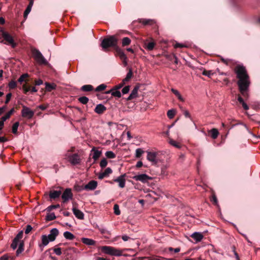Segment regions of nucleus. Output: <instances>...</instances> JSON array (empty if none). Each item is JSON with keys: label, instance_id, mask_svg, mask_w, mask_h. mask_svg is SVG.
I'll return each mask as SVG.
<instances>
[{"label": "nucleus", "instance_id": "f8f14e48", "mask_svg": "<svg viewBox=\"0 0 260 260\" xmlns=\"http://www.w3.org/2000/svg\"><path fill=\"white\" fill-rule=\"evenodd\" d=\"M59 234V231L56 228H53L51 230L50 232V234L47 235V236L48 237V238L50 239V241L53 242L54 241L56 237L58 236Z\"/></svg>", "mask_w": 260, "mask_h": 260}, {"label": "nucleus", "instance_id": "dca6fc26", "mask_svg": "<svg viewBox=\"0 0 260 260\" xmlns=\"http://www.w3.org/2000/svg\"><path fill=\"white\" fill-rule=\"evenodd\" d=\"M106 110V107L101 104L97 105L94 109L95 112L99 114L103 113Z\"/></svg>", "mask_w": 260, "mask_h": 260}, {"label": "nucleus", "instance_id": "412c9836", "mask_svg": "<svg viewBox=\"0 0 260 260\" xmlns=\"http://www.w3.org/2000/svg\"><path fill=\"white\" fill-rule=\"evenodd\" d=\"M91 151L93 152L92 158L94 160H96L102 154L101 151L95 149V148H93Z\"/></svg>", "mask_w": 260, "mask_h": 260}, {"label": "nucleus", "instance_id": "09e8293b", "mask_svg": "<svg viewBox=\"0 0 260 260\" xmlns=\"http://www.w3.org/2000/svg\"><path fill=\"white\" fill-rule=\"evenodd\" d=\"M22 89L23 92L25 94H27L28 92L30 91V87L26 86V84H24L22 86Z\"/></svg>", "mask_w": 260, "mask_h": 260}, {"label": "nucleus", "instance_id": "de8ad7c7", "mask_svg": "<svg viewBox=\"0 0 260 260\" xmlns=\"http://www.w3.org/2000/svg\"><path fill=\"white\" fill-rule=\"evenodd\" d=\"M31 8L28 7V6L27 7L26 9H25V10L24 12V15H23V16H24V18H25V19H26L27 18L28 14L31 11Z\"/></svg>", "mask_w": 260, "mask_h": 260}, {"label": "nucleus", "instance_id": "bf43d9fd", "mask_svg": "<svg viewBox=\"0 0 260 260\" xmlns=\"http://www.w3.org/2000/svg\"><path fill=\"white\" fill-rule=\"evenodd\" d=\"M54 253L57 255H60L61 254V250L60 248H56L53 249Z\"/></svg>", "mask_w": 260, "mask_h": 260}, {"label": "nucleus", "instance_id": "bb28decb", "mask_svg": "<svg viewBox=\"0 0 260 260\" xmlns=\"http://www.w3.org/2000/svg\"><path fill=\"white\" fill-rule=\"evenodd\" d=\"M29 76L28 74L27 73L23 74L21 75L19 79H18V82L21 83L23 81L27 82V80H25L26 78H28Z\"/></svg>", "mask_w": 260, "mask_h": 260}, {"label": "nucleus", "instance_id": "4d7b16f0", "mask_svg": "<svg viewBox=\"0 0 260 260\" xmlns=\"http://www.w3.org/2000/svg\"><path fill=\"white\" fill-rule=\"evenodd\" d=\"M59 206H60L59 204H57V205H51V206L48 207L47 209L48 211H50L53 209H56V208H59Z\"/></svg>", "mask_w": 260, "mask_h": 260}, {"label": "nucleus", "instance_id": "6e6d98bb", "mask_svg": "<svg viewBox=\"0 0 260 260\" xmlns=\"http://www.w3.org/2000/svg\"><path fill=\"white\" fill-rule=\"evenodd\" d=\"M23 236V231H20L16 236L14 238V239H16V240L19 241L20 239H21L22 238Z\"/></svg>", "mask_w": 260, "mask_h": 260}, {"label": "nucleus", "instance_id": "7c9ffc66", "mask_svg": "<svg viewBox=\"0 0 260 260\" xmlns=\"http://www.w3.org/2000/svg\"><path fill=\"white\" fill-rule=\"evenodd\" d=\"M133 76V72L132 69H129L128 72L127 73L126 77L123 79L122 80L123 81V82H126L128 81Z\"/></svg>", "mask_w": 260, "mask_h": 260}, {"label": "nucleus", "instance_id": "680f3d73", "mask_svg": "<svg viewBox=\"0 0 260 260\" xmlns=\"http://www.w3.org/2000/svg\"><path fill=\"white\" fill-rule=\"evenodd\" d=\"M183 114H184V116H185V117L189 118L190 119V120L191 121H192L191 116H190L189 112L187 110H184Z\"/></svg>", "mask_w": 260, "mask_h": 260}, {"label": "nucleus", "instance_id": "473e14b6", "mask_svg": "<svg viewBox=\"0 0 260 260\" xmlns=\"http://www.w3.org/2000/svg\"><path fill=\"white\" fill-rule=\"evenodd\" d=\"M78 101L82 104H86L88 101L89 99L86 96H81L78 99Z\"/></svg>", "mask_w": 260, "mask_h": 260}, {"label": "nucleus", "instance_id": "79ce46f5", "mask_svg": "<svg viewBox=\"0 0 260 260\" xmlns=\"http://www.w3.org/2000/svg\"><path fill=\"white\" fill-rule=\"evenodd\" d=\"M113 209H114V212L115 214H116V215H119L120 214V211L119 210V207L118 205L115 204L114 205Z\"/></svg>", "mask_w": 260, "mask_h": 260}, {"label": "nucleus", "instance_id": "7ed1b4c3", "mask_svg": "<svg viewBox=\"0 0 260 260\" xmlns=\"http://www.w3.org/2000/svg\"><path fill=\"white\" fill-rule=\"evenodd\" d=\"M33 57L37 63L39 64H47L48 61L43 56L41 52L37 49L34 48L31 50Z\"/></svg>", "mask_w": 260, "mask_h": 260}, {"label": "nucleus", "instance_id": "72a5a7b5", "mask_svg": "<svg viewBox=\"0 0 260 260\" xmlns=\"http://www.w3.org/2000/svg\"><path fill=\"white\" fill-rule=\"evenodd\" d=\"M56 218V216L54 213H50L47 215L46 219L47 221H51Z\"/></svg>", "mask_w": 260, "mask_h": 260}, {"label": "nucleus", "instance_id": "a211bd4d", "mask_svg": "<svg viewBox=\"0 0 260 260\" xmlns=\"http://www.w3.org/2000/svg\"><path fill=\"white\" fill-rule=\"evenodd\" d=\"M191 237L198 242H200L203 239V236L201 233L194 232L191 235Z\"/></svg>", "mask_w": 260, "mask_h": 260}, {"label": "nucleus", "instance_id": "49530a36", "mask_svg": "<svg viewBox=\"0 0 260 260\" xmlns=\"http://www.w3.org/2000/svg\"><path fill=\"white\" fill-rule=\"evenodd\" d=\"M202 74L208 77H211V76L213 75V73L212 72V71L204 70Z\"/></svg>", "mask_w": 260, "mask_h": 260}, {"label": "nucleus", "instance_id": "2f4dec72", "mask_svg": "<svg viewBox=\"0 0 260 260\" xmlns=\"http://www.w3.org/2000/svg\"><path fill=\"white\" fill-rule=\"evenodd\" d=\"M131 42V39L128 37H124L122 40V45L123 46H125L130 44Z\"/></svg>", "mask_w": 260, "mask_h": 260}, {"label": "nucleus", "instance_id": "ddd939ff", "mask_svg": "<svg viewBox=\"0 0 260 260\" xmlns=\"http://www.w3.org/2000/svg\"><path fill=\"white\" fill-rule=\"evenodd\" d=\"M98 183L96 181L91 180L85 185L84 188L86 190H92L97 187Z\"/></svg>", "mask_w": 260, "mask_h": 260}, {"label": "nucleus", "instance_id": "aec40b11", "mask_svg": "<svg viewBox=\"0 0 260 260\" xmlns=\"http://www.w3.org/2000/svg\"><path fill=\"white\" fill-rule=\"evenodd\" d=\"M61 192L60 190H53L51 191L49 193V197L52 199H55L58 198L61 194Z\"/></svg>", "mask_w": 260, "mask_h": 260}, {"label": "nucleus", "instance_id": "69168bd1", "mask_svg": "<svg viewBox=\"0 0 260 260\" xmlns=\"http://www.w3.org/2000/svg\"><path fill=\"white\" fill-rule=\"evenodd\" d=\"M211 201L215 205H217V199L215 195H213Z\"/></svg>", "mask_w": 260, "mask_h": 260}, {"label": "nucleus", "instance_id": "37998d69", "mask_svg": "<svg viewBox=\"0 0 260 260\" xmlns=\"http://www.w3.org/2000/svg\"><path fill=\"white\" fill-rule=\"evenodd\" d=\"M106 88V85L104 84H102L97 86L95 89V91H101L104 90Z\"/></svg>", "mask_w": 260, "mask_h": 260}, {"label": "nucleus", "instance_id": "393cba45", "mask_svg": "<svg viewBox=\"0 0 260 260\" xmlns=\"http://www.w3.org/2000/svg\"><path fill=\"white\" fill-rule=\"evenodd\" d=\"M172 92L178 98V99L181 102H184V99L181 96L179 92L174 88L171 89Z\"/></svg>", "mask_w": 260, "mask_h": 260}, {"label": "nucleus", "instance_id": "b1692460", "mask_svg": "<svg viewBox=\"0 0 260 260\" xmlns=\"http://www.w3.org/2000/svg\"><path fill=\"white\" fill-rule=\"evenodd\" d=\"M24 242L23 241H20L19 243L18 248L17 249L16 251V255L18 256L20 253L22 252V251L24 250Z\"/></svg>", "mask_w": 260, "mask_h": 260}, {"label": "nucleus", "instance_id": "4be33fe9", "mask_svg": "<svg viewBox=\"0 0 260 260\" xmlns=\"http://www.w3.org/2000/svg\"><path fill=\"white\" fill-rule=\"evenodd\" d=\"M64 237L69 240H73L75 238V236L70 232L66 231L63 233Z\"/></svg>", "mask_w": 260, "mask_h": 260}, {"label": "nucleus", "instance_id": "f03ea898", "mask_svg": "<svg viewBox=\"0 0 260 260\" xmlns=\"http://www.w3.org/2000/svg\"><path fill=\"white\" fill-rule=\"evenodd\" d=\"M117 42V40L116 38L114 36H112L103 39L101 45L103 49L106 50L109 47L116 46Z\"/></svg>", "mask_w": 260, "mask_h": 260}, {"label": "nucleus", "instance_id": "e433bc0d", "mask_svg": "<svg viewBox=\"0 0 260 260\" xmlns=\"http://www.w3.org/2000/svg\"><path fill=\"white\" fill-rule=\"evenodd\" d=\"M105 155L109 158H114L116 157V155L112 151H107L105 153Z\"/></svg>", "mask_w": 260, "mask_h": 260}, {"label": "nucleus", "instance_id": "e2e57ef3", "mask_svg": "<svg viewBox=\"0 0 260 260\" xmlns=\"http://www.w3.org/2000/svg\"><path fill=\"white\" fill-rule=\"evenodd\" d=\"M11 96H12V94L11 93H9L7 94L6 95V101H5V103L6 104H7L9 102L11 98Z\"/></svg>", "mask_w": 260, "mask_h": 260}, {"label": "nucleus", "instance_id": "6e6552de", "mask_svg": "<svg viewBox=\"0 0 260 260\" xmlns=\"http://www.w3.org/2000/svg\"><path fill=\"white\" fill-rule=\"evenodd\" d=\"M133 179L136 181H141L142 183H146L149 180H151L152 178L145 174H142L133 176Z\"/></svg>", "mask_w": 260, "mask_h": 260}, {"label": "nucleus", "instance_id": "0eeeda50", "mask_svg": "<svg viewBox=\"0 0 260 260\" xmlns=\"http://www.w3.org/2000/svg\"><path fill=\"white\" fill-rule=\"evenodd\" d=\"M21 115L23 117L30 119L34 116V112L29 108L23 106L21 110Z\"/></svg>", "mask_w": 260, "mask_h": 260}, {"label": "nucleus", "instance_id": "a19ab883", "mask_svg": "<svg viewBox=\"0 0 260 260\" xmlns=\"http://www.w3.org/2000/svg\"><path fill=\"white\" fill-rule=\"evenodd\" d=\"M144 151L141 148H138L136 150V157L139 158L141 156Z\"/></svg>", "mask_w": 260, "mask_h": 260}, {"label": "nucleus", "instance_id": "c756f323", "mask_svg": "<svg viewBox=\"0 0 260 260\" xmlns=\"http://www.w3.org/2000/svg\"><path fill=\"white\" fill-rule=\"evenodd\" d=\"M144 25H151L155 23L154 21L152 19H143L140 21Z\"/></svg>", "mask_w": 260, "mask_h": 260}, {"label": "nucleus", "instance_id": "cd10ccee", "mask_svg": "<svg viewBox=\"0 0 260 260\" xmlns=\"http://www.w3.org/2000/svg\"><path fill=\"white\" fill-rule=\"evenodd\" d=\"M117 52L121 59H127L126 55L121 49H117Z\"/></svg>", "mask_w": 260, "mask_h": 260}, {"label": "nucleus", "instance_id": "a878e982", "mask_svg": "<svg viewBox=\"0 0 260 260\" xmlns=\"http://www.w3.org/2000/svg\"><path fill=\"white\" fill-rule=\"evenodd\" d=\"M45 88L46 90L48 91H51L52 90L55 89L56 85L54 84H50L48 82H46Z\"/></svg>", "mask_w": 260, "mask_h": 260}, {"label": "nucleus", "instance_id": "6ab92c4d", "mask_svg": "<svg viewBox=\"0 0 260 260\" xmlns=\"http://www.w3.org/2000/svg\"><path fill=\"white\" fill-rule=\"evenodd\" d=\"M81 241L84 244H86L88 246L94 245L95 244V241L91 239L87 238H82L81 239Z\"/></svg>", "mask_w": 260, "mask_h": 260}, {"label": "nucleus", "instance_id": "2eb2a0df", "mask_svg": "<svg viewBox=\"0 0 260 260\" xmlns=\"http://www.w3.org/2000/svg\"><path fill=\"white\" fill-rule=\"evenodd\" d=\"M72 210L74 214L77 218L79 219H83L84 218V214L81 211L76 207H73Z\"/></svg>", "mask_w": 260, "mask_h": 260}, {"label": "nucleus", "instance_id": "c03bdc74", "mask_svg": "<svg viewBox=\"0 0 260 260\" xmlns=\"http://www.w3.org/2000/svg\"><path fill=\"white\" fill-rule=\"evenodd\" d=\"M112 95L117 98H120L121 96V93L118 90H114L112 92Z\"/></svg>", "mask_w": 260, "mask_h": 260}, {"label": "nucleus", "instance_id": "ea45409f", "mask_svg": "<svg viewBox=\"0 0 260 260\" xmlns=\"http://www.w3.org/2000/svg\"><path fill=\"white\" fill-rule=\"evenodd\" d=\"M19 122H16L14 123L12 126V133L14 134H17L18 127L19 126Z\"/></svg>", "mask_w": 260, "mask_h": 260}, {"label": "nucleus", "instance_id": "4468645a", "mask_svg": "<svg viewBox=\"0 0 260 260\" xmlns=\"http://www.w3.org/2000/svg\"><path fill=\"white\" fill-rule=\"evenodd\" d=\"M147 159L149 161H150L152 162H153L154 164H156L157 162V160H156L157 153L155 152H150V151H147Z\"/></svg>", "mask_w": 260, "mask_h": 260}, {"label": "nucleus", "instance_id": "338daca9", "mask_svg": "<svg viewBox=\"0 0 260 260\" xmlns=\"http://www.w3.org/2000/svg\"><path fill=\"white\" fill-rule=\"evenodd\" d=\"M10 116H9V114H6L5 115L3 116L1 118V120L3 122H4L7 119H9Z\"/></svg>", "mask_w": 260, "mask_h": 260}, {"label": "nucleus", "instance_id": "8fccbe9b", "mask_svg": "<svg viewBox=\"0 0 260 260\" xmlns=\"http://www.w3.org/2000/svg\"><path fill=\"white\" fill-rule=\"evenodd\" d=\"M107 165V161L105 158H103V159L101 160L100 165L102 168H104L106 167Z\"/></svg>", "mask_w": 260, "mask_h": 260}, {"label": "nucleus", "instance_id": "a18cd8bd", "mask_svg": "<svg viewBox=\"0 0 260 260\" xmlns=\"http://www.w3.org/2000/svg\"><path fill=\"white\" fill-rule=\"evenodd\" d=\"M17 83L14 80H11L8 84V86L10 89H14L16 87Z\"/></svg>", "mask_w": 260, "mask_h": 260}, {"label": "nucleus", "instance_id": "052dcab7", "mask_svg": "<svg viewBox=\"0 0 260 260\" xmlns=\"http://www.w3.org/2000/svg\"><path fill=\"white\" fill-rule=\"evenodd\" d=\"M169 251L170 252L174 251L175 253H178L180 251V248H173L172 247H169Z\"/></svg>", "mask_w": 260, "mask_h": 260}, {"label": "nucleus", "instance_id": "1a4fd4ad", "mask_svg": "<svg viewBox=\"0 0 260 260\" xmlns=\"http://www.w3.org/2000/svg\"><path fill=\"white\" fill-rule=\"evenodd\" d=\"M73 198V193L71 188H66L62 194L61 198L63 200V202L65 203Z\"/></svg>", "mask_w": 260, "mask_h": 260}, {"label": "nucleus", "instance_id": "39448f33", "mask_svg": "<svg viewBox=\"0 0 260 260\" xmlns=\"http://www.w3.org/2000/svg\"><path fill=\"white\" fill-rule=\"evenodd\" d=\"M65 156L66 158L68 159L69 161L72 165H76L80 164L81 158L77 153L71 154L69 152H67Z\"/></svg>", "mask_w": 260, "mask_h": 260}, {"label": "nucleus", "instance_id": "c85d7f7f", "mask_svg": "<svg viewBox=\"0 0 260 260\" xmlns=\"http://www.w3.org/2000/svg\"><path fill=\"white\" fill-rule=\"evenodd\" d=\"M210 133L211 134L212 138L214 139H216L219 135V132L216 128H212L210 131Z\"/></svg>", "mask_w": 260, "mask_h": 260}, {"label": "nucleus", "instance_id": "5fc2aeb1", "mask_svg": "<svg viewBox=\"0 0 260 260\" xmlns=\"http://www.w3.org/2000/svg\"><path fill=\"white\" fill-rule=\"evenodd\" d=\"M129 91V86H125L122 89V93L124 94L127 93Z\"/></svg>", "mask_w": 260, "mask_h": 260}, {"label": "nucleus", "instance_id": "9d476101", "mask_svg": "<svg viewBox=\"0 0 260 260\" xmlns=\"http://www.w3.org/2000/svg\"><path fill=\"white\" fill-rule=\"evenodd\" d=\"M126 176L125 174H123L117 178L115 179L114 181L116 182H117L118 183V186L120 188H124L125 185V177Z\"/></svg>", "mask_w": 260, "mask_h": 260}, {"label": "nucleus", "instance_id": "c9c22d12", "mask_svg": "<svg viewBox=\"0 0 260 260\" xmlns=\"http://www.w3.org/2000/svg\"><path fill=\"white\" fill-rule=\"evenodd\" d=\"M169 143L171 145L173 146L174 147H175L176 148H181V145L179 144V143L173 139H170L169 140Z\"/></svg>", "mask_w": 260, "mask_h": 260}, {"label": "nucleus", "instance_id": "3c124183", "mask_svg": "<svg viewBox=\"0 0 260 260\" xmlns=\"http://www.w3.org/2000/svg\"><path fill=\"white\" fill-rule=\"evenodd\" d=\"M224 63H225L226 65H231V64H235L236 63V62L231 59H226Z\"/></svg>", "mask_w": 260, "mask_h": 260}, {"label": "nucleus", "instance_id": "58836bf2", "mask_svg": "<svg viewBox=\"0 0 260 260\" xmlns=\"http://www.w3.org/2000/svg\"><path fill=\"white\" fill-rule=\"evenodd\" d=\"M175 115V110L174 109L169 110L167 112V116L170 119H172Z\"/></svg>", "mask_w": 260, "mask_h": 260}, {"label": "nucleus", "instance_id": "f704fd0d", "mask_svg": "<svg viewBox=\"0 0 260 260\" xmlns=\"http://www.w3.org/2000/svg\"><path fill=\"white\" fill-rule=\"evenodd\" d=\"M155 43L154 42H149L145 44V48L149 51L152 50L154 47Z\"/></svg>", "mask_w": 260, "mask_h": 260}, {"label": "nucleus", "instance_id": "f3484780", "mask_svg": "<svg viewBox=\"0 0 260 260\" xmlns=\"http://www.w3.org/2000/svg\"><path fill=\"white\" fill-rule=\"evenodd\" d=\"M139 87L137 86H136L134 87V88L132 91L131 94L128 96V98L126 99L127 101L131 100L134 98H136L137 96L138 95V91Z\"/></svg>", "mask_w": 260, "mask_h": 260}, {"label": "nucleus", "instance_id": "774afa93", "mask_svg": "<svg viewBox=\"0 0 260 260\" xmlns=\"http://www.w3.org/2000/svg\"><path fill=\"white\" fill-rule=\"evenodd\" d=\"M8 255L5 254L0 257V260H8Z\"/></svg>", "mask_w": 260, "mask_h": 260}, {"label": "nucleus", "instance_id": "13d9d810", "mask_svg": "<svg viewBox=\"0 0 260 260\" xmlns=\"http://www.w3.org/2000/svg\"><path fill=\"white\" fill-rule=\"evenodd\" d=\"M32 229V228L30 225H27L25 230V233L28 234L31 231Z\"/></svg>", "mask_w": 260, "mask_h": 260}, {"label": "nucleus", "instance_id": "423d86ee", "mask_svg": "<svg viewBox=\"0 0 260 260\" xmlns=\"http://www.w3.org/2000/svg\"><path fill=\"white\" fill-rule=\"evenodd\" d=\"M1 32L3 38L8 43L7 44L10 45L12 48H15L16 46V44L14 42L13 37L3 29H1Z\"/></svg>", "mask_w": 260, "mask_h": 260}, {"label": "nucleus", "instance_id": "9b49d317", "mask_svg": "<svg viewBox=\"0 0 260 260\" xmlns=\"http://www.w3.org/2000/svg\"><path fill=\"white\" fill-rule=\"evenodd\" d=\"M42 243L39 245V246L41 251H43L44 249V247L47 246L50 242V239L46 235H43L41 236Z\"/></svg>", "mask_w": 260, "mask_h": 260}, {"label": "nucleus", "instance_id": "f257e3e1", "mask_svg": "<svg viewBox=\"0 0 260 260\" xmlns=\"http://www.w3.org/2000/svg\"><path fill=\"white\" fill-rule=\"evenodd\" d=\"M234 71L237 78L239 79L237 84L239 91L243 96H245L250 83L246 69L243 66L238 65L235 68Z\"/></svg>", "mask_w": 260, "mask_h": 260}, {"label": "nucleus", "instance_id": "5701e85b", "mask_svg": "<svg viewBox=\"0 0 260 260\" xmlns=\"http://www.w3.org/2000/svg\"><path fill=\"white\" fill-rule=\"evenodd\" d=\"M93 89V87L91 85L87 84L82 86L81 88V90L84 92L91 91Z\"/></svg>", "mask_w": 260, "mask_h": 260}, {"label": "nucleus", "instance_id": "0e129e2a", "mask_svg": "<svg viewBox=\"0 0 260 260\" xmlns=\"http://www.w3.org/2000/svg\"><path fill=\"white\" fill-rule=\"evenodd\" d=\"M43 83V80L41 79H39V80H36L35 81V85H36V86L41 85Z\"/></svg>", "mask_w": 260, "mask_h": 260}, {"label": "nucleus", "instance_id": "603ef678", "mask_svg": "<svg viewBox=\"0 0 260 260\" xmlns=\"http://www.w3.org/2000/svg\"><path fill=\"white\" fill-rule=\"evenodd\" d=\"M112 172V170L110 168H106L105 169V170L104 171V172H103L104 174H105V175L106 177L108 176L109 174H111Z\"/></svg>", "mask_w": 260, "mask_h": 260}, {"label": "nucleus", "instance_id": "864d4df0", "mask_svg": "<svg viewBox=\"0 0 260 260\" xmlns=\"http://www.w3.org/2000/svg\"><path fill=\"white\" fill-rule=\"evenodd\" d=\"M125 84V82H123V81L122 80V82L117 85H116L114 88V90H118L120 89L123 87V86Z\"/></svg>", "mask_w": 260, "mask_h": 260}, {"label": "nucleus", "instance_id": "4c0bfd02", "mask_svg": "<svg viewBox=\"0 0 260 260\" xmlns=\"http://www.w3.org/2000/svg\"><path fill=\"white\" fill-rule=\"evenodd\" d=\"M19 241L16 240V239H14L11 245V247L13 249H15L17 246H19Z\"/></svg>", "mask_w": 260, "mask_h": 260}, {"label": "nucleus", "instance_id": "20e7f679", "mask_svg": "<svg viewBox=\"0 0 260 260\" xmlns=\"http://www.w3.org/2000/svg\"><path fill=\"white\" fill-rule=\"evenodd\" d=\"M102 251L106 254L114 256H121L122 251L114 247L109 246H103L101 247Z\"/></svg>", "mask_w": 260, "mask_h": 260}]
</instances>
